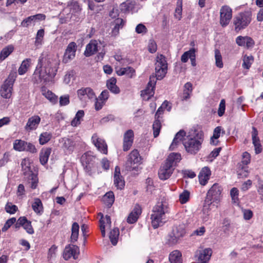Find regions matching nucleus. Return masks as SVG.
<instances>
[{
  "mask_svg": "<svg viewBox=\"0 0 263 263\" xmlns=\"http://www.w3.org/2000/svg\"><path fill=\"white\" fill-rule=\"evenodd\" d=\"M76 49V44L74 42L70 43L66 49L63 62L65 63H67L72 60L75 57Z\"/></svg>",
  "mask_w": 263,
  "mask_h": 263,
  "instance_id": "4468645a",
  "label": "nucleus"
},
{
  "mask_svg": "<svg viewBox=\"0 0 263 263\" xmlns=\"http://www.w3.org/2000/svg\"><path fill=\"white\" fill-rule=\"evenodd\" d=\"M212 253V250L210 248H207L197 250L196 252V256L198 257L199 261H206V262H208Z\"/></svg>",
  "mask_w": 263,
  "mask_h": 263,
  "instance_id": "b1692460",
  "label": "nucleus"
},
{
  "mask_svg": "<svg viewBox=\"0 0 263 263\" xmlns=\"http://www.w3.org/2000/svg\"><path fill=\"white\" fill-rule=\"evenodd\" d=\"M99 215L101 216V219L100 220V228L101 232V234L102 237H104L105 236V225L106 223L109 226L111 224V219L110 216L106 215L105 218H103V215L102 213H99Z\"/></svg>",
  "mask_w": 263,
  "mask_h": 263,
  "instance_id": "c756f323",
  "label": "nucleus"
},
{
  "mask_svg": "<svg viewBox=\"0 0 263 263\" xmlns=\"http://www.w3.org/2000/svg\"><path fill=\"white\" fill-rule=\"evenodd\" d=\"M27 142L22 140H15L13 143V148L17 151H25Z\"/></svg>",
  "mask_w": 263,
  "mask_h": 263,
  "instance_id": "c03bdc74",
  "label": "nucleus"
},
{
  "mask_svg": "<svg viewBox=\"0 0 263 263\" xmlns=\"http://www.w3.org/2000/svg\"><path fill=\"white\" fill-rule=\"evenodd\" d=\"M222 128L221 126L216 127L213 132V136L211 138V143L217 145L218 143L217 139L219 138Z\"/></svg>",
  "mask_w": 263,
  "mask_h": 263,
  "instance_id": "ea45409f",
  "label": "nucleus"
},
{
  "mask_svg": "<svg viewBox=\"0 0 263 263\" xmlns=\"http://www.w3.org/2000/svg\"><path fill=\"white\" fill-rule=\"evenodd\" d=\"M101 43L97 40H91L86 45L84 54L86 57H90L95 54L101 48Z\"/></svg>",
  "mask_w": 263,
  "mask_h": 263,
  "instance_id": "2eb2a0df",
  "label": "nucleus"
},
{
  "mask_svg": "<svg viewBox=\"0 0 263 263\" xmlns=\"http://www.w3.org/2000/svg\"><path fill=\"white\" fill-rule=\"evenodd\" d=\"M161 128V123L159 119L155 118L153 125V135L155 138L158 136Z\"/></svg>",
  "mask_w": 263,
  "mask_h": 263,
  "instance_id": "09e8293b",
  "label": "nucleus"
},
{
  "mask_svg": "<svg viewBox=\"0 0 263 263\" xmlns=\"http://www.w3.org/2000/svg\"><path fill=\"white\" fill-rule=\"evenodd\" d=\"M151 219L154 229L162 226L165 219V214L169 212L168 203L165 200L158 202L154 206Z\"/></svg>",
  "mask_w": 263,
  "mask_h": 263,
  "instance_id": "7ed1b4c3",
  "label": "nucleus"
},
{
  "mask_svg": "<svg viewBox=\"0 0 263 263\" xmlns=\"http://www.w3.org/2000/svg\"><path fill=\"white\" fill-rule=\"evenodd\" d=\"M156 83V80H155L154 76H151L149 77V81L148 83L147 87L146 89L142 91V95L144 96L145 95H147L148 98L153 96L154 94V89L155 88V86Z\"/></svg>",
  "mask_w": 263,
  "mask_h": 263,
  "instance_id": "4be33fe9",
  "label": "nucleus"
},
{
  "mask_svg": "<svg viewBox=\"0 0 263 263\" xmlns=\"http://www.w3.org/2000/svg\"><path fill=\"white\" fill-rule=\"evenodd\" d=\"M14 47L12 45H9L4 48L0 53V60H4L7 58L13 51Z\"/></svg>",
  "mask_w": 263,
  "mask_h": 263,
  "instance_id": "79ce46f5",
  "label": "nucleus"
},
{
  "mask_svg": "<svg viewBox=\"0 0 263 263\" xmlns=\"http://www.w3.org/2000/svg\"><path fill=\"white\" fill-rule=\"evenodd\" d=\"M94 99L96 100V102L95 104V109L97 110H99L102 108L105 102L103 100H100L99 98H97L96 97Z\"/></svg>",
  "mask_w": 263,
  "mask_h": 263,
  "instance_id": "338daca9",
  "label": "nucleus"
},
{
  "mask_svg": "<svg viewBox=\"0 0 263 263\" xmlns=\"http://www.w3.org/2000/svg\"><path fill=\"white\" fill-rule=\"evenodd\" d=\"M51 153V148L46 147L42 148L40 153V161L42 164H46Z\"/></svg>",
  "mask_w": 263,
  "mask_h": 263,
  "instance_id": "7c9ffc66",
  "label": "nucleus"
},
{
  "mask_svg": "<svg viewBox=\"0 0 263 263\" xmlns=\"http://www.w3.org/2000/svg\"><path fill=\"white\" fill-rule=\"evenodd\" d=\"M222 191L221 186L218 183H214L211 186L206 194L203 212L205 211L207 206L208 208L211 206H215L216 208L218 207V204L221 198Z\"/></svg>",
  "mask_w": 263,
  "mask_h": 263,
  "instance_id": "20e7f679",
  "label": "nucleus"
},
{
  "mask_svg": "<svg viewBox=\"0 0 263 263\" xmlns=\"http://www.w3.org/2000/svg\"><path fill=\"white\" fill-rule=\"evenodd\" d=\"M46 16L43 14L31 15L24 19L22 21L21 25L24 27H28L31 24H34L36 21L44 20Z\"/></svg>",
  "mask_w": 263,
  "mask_h": 263,
  "instance_id": "aec40b11",
  "label": "nucleus"
},
{
  "mask_svg": "<svg viewBox=\"0 0 263 263\" xmlns=\"http://www.w3.org/2000/svg\"><path fill=\"white\" fill-rule=\"evenodd\" d=\"M114 184L119 189H122L125 185L124 180L122 176L120 175V168L116 166L114 174Z\"/></svg>",
  "mask_w": 263,
  "mask_h": 263,
  "instance_id": "393cba45",
  "label": "nucleus"
},
{
  "mask_svg": "<svg viewBox=\"0 0 263 263\" xmlns=\"http://www.w3.org/2000/svg\"><path fill=\"white\" fill-rule=\"evenodd\" d=\"M141 158L137 149H134L128 156V158L125 164V167L127 171H132L136 168L135 164L140 162Z\"/></svg>",
  "mask_w": 263,
  "mask_h": 263,
  "instance_id": "0eeeda50",
  "label": "nucleus"
},
{
  "mask_svg": "<svg viewBox=\"0 0 263 263\" xmlns=\"http://www.w3.org/2000/svg\"><path fill=\"white\" fill-rule=\"evenodd\" d=\"M77 95L80 100L85 102H87L88 100H91L95 98V94L90 87L82 88L78 89Z\"/></svg>",
  "mask_w": 263,
  "mask_h": 263,
  "instance_id": "f8f14e48",
  "label": "nucleus"
},
{
  "mask_svg": "<svg viewBox=\"0 0 263 263\" xmlns=\"http://www.w3.org/2000/svg\"><path fill=\"white\" fill-rule=\"evenodd\" d=\"M95 157L91 152H87L84 154L81 158L82 164L87 173H90L93 166Z\"/></svg>",
  "mask_w": 263,
  "mask_h": 263,
  "instance_id": "1a4fd4ad",
  "label": "nucleus"
},
{
  "mask_svg": "<svg viewBox=\"0 0 263 263\" xmlns=\"http://www.w3.org/2000/svg\"><path fill=\"white\" fill-rule=\"evenodd\" d=\"M232 17V9L228 6H223L220 10V24L222 27L227 26Z\"/></svg>",
  "mask_w": 263,
  "mask_h": 263,
  "instance_id": "6e6552de",
  "label": "nucleus"
},
{
  "mask_svg": "<svg viewBox=\"0 0 263 263\" xmlns=\"http://www.w3.org/2000/svg\"><path fill=\"white\" fill-rule=\"evenodd\" d=\"M251 13L245 11L239 13L233 19L235 30L238 32L247 27L251 21Z\"/></svg>",
  "mask_w": 263,
  "mask_h": 263,
  "instance_id": "39448f33",
  "label": "nucleus"
},
{
  "mask_svg": "<svg viewBox=\"0 0 263 263\" xmlns=\"http://www.w3.org/2000/svg\"><path fill=\"white\" fill-rule=\"evenodd\" d=\"M246 36H239L236 39L237 44L240 46H246Z\"/></svg>",
  "mask_w": 263,
  "mask_h": 263,
  "instance_id": "69168bd1",
  "label": "nucleus"
},
{
  "mask_svg": "<svg viewBox=\"0 0 263 263\" xmlns=\"http://www.w3.org/2000/svg\"><path fill=\"white\" fill-rule=\"evenodd\" d=\"M185 234V226L181 223L179 225L175 226L170 234V237L172 243H176L178 239L182 237Z\"/></svg>",
  "mask_w": 263,
  "mask_h": 263,
  "instance_id": "9d476101",
  "label": "nucleus"
},
{
  "mask_svg": "<svg viewBox=\"0 0 263 263\" xmlns=\"http://www.w3.org/2000/svg\"><path fill=\"white\" fill-rule=\"evenodd\" d=\"M226 108L225 101L224 99L221 100L219 108L218 110V115L219 117H221L224 113Z\"/></svg>",
  "mask_w": 263,
  "mask_h": 263,
  "instance_id": "bf43d9fd",
  "label": "nucleus"
},
{
  "mask_svg": "<svg viewBox=\"0 0 263 263\" xmlns=\"http://www.w3.org/2000/svg\"><path fill=\"white\" fill-rule=\"evenodd\" d=\"M79 225L77 222H74L72 225L71 241L75 242L77 241L79 237Z\"/></svg>",
  "mask_w": 263,
  "mask_h": 263,
  "instance_id": "a19ab883",
  "label": "nucleus"
},
{
  "mask_svg": "<svg viewBox=\"0 0 263 263\" xmlns=\"http://www.w3.org/2000/svg\"><path fill=\"white\" fill-rule=\"evenodd\" d=\"M6 211L10 214H14L17 210V207L11 203H8L5 206Z\"/></svg>",
  "mask_w": 263,
  "mask_h": 263,
  "instance_id": "6e6d98bb",
  "label": "nucleus"
},
{
  "mask_svg": "<svg viewBox=\"0 0 263 263\" xmlns=\"http://www.w3.org/2000/svg\"><path fill=\"white\" fill-rule=\"evenodd\" d=\"M167 70V63L165 57L160 54L158 55L156 58L155 63V78L157 80H161L165 76Z\"/></svg>",
  "mask_w": 263,
  "mask_h": 263,
  "instance_id": "423d86ee",
  "label": "nucleus"
},
{
  "mask_svg": "<svg viewBox=\"0 0 263 263\" xmlns=\"http://www.w3.org/2000/svg\"><path fill=\"white\" fill-rule=\"evenodd\" d=\"M116 79L112 77L107 81L106 85L111 92L115 94H118L120 92V89L116 85Z\"/></svg>",
  "mask_w": 263,
  "mask_h": 263,
  "instance_id": "72a5a7b5",
  "label": "nucleus"
},
{
  "mask_svg": "<svg viewBox=\"0 0 263 263\" xmlns=\"http://www.w3.org/2000/svg\"><path fill=\"white\" fill-rule=\"evenodd\" d=\"M230 194L232 200L234 202H236L238 201V190L236 187H233L231 189Z\"/></svg>",
  "mask_w": 263,
  "mask_h": 263,
  "instance_id": "052dcab7",
  "label": "nucleus"
},
{
  "mask_svg": "<svg viewBox=\"0 0 263 263\" xmlns=\"http://www.w3.org/2000/svg\"><path fill=\"white\" fill-rule=\"evenodd\" d=\"M57 250V247L55 245L52 246L51 248L49 249L48 253V258L51 259L52 258L55 257Z\"/></svg>",
  "mask_w": 263,
  "mask_h": 263,
  "instance_id": "0e129e2a",
  "label": "nucleus"
},
{
  "mask_svg": "<svg viewBox=\"0 0 263 263\" xmlns=\"http://www.w3.org/2000/svg\"><path fill=\"white\" fill-rule=\"evenodd\" d=\"M169 260L171 263H182V254L178 250L173 251L170 254Z\"/></svg>",
  "mask_w": 263,
  "mask_h": 263,
  "instance_id": "f704fd0d",
  "label": "nucleus"
},
{
  "mask_svg": "<svg viewBox=\"0 0 263 263\" xmlns=\"http://www.w3.org/2000/svg\"><path fill=\"white\" fill-rule=\"evenodd\" d=\"M79 253V248L75 245H69L65 247L63 253V257L65 260H68L71 257L77 259Z\"/></svg>",
  "mask_w": 263,
  "mask_h": 263,
  "instance_id": "dca6fc26",
  "label": "nucleus"
},
{
  "mask_svg": "<svg viewBox=\"0 0 263 263\" xmlns=\"http://www.w3.org/2000/svg\"><path fill=\"white\" fill-rule=\"evenodd\" d=\"M174 170V167L168 163L164 162L161 166L159 172V177L161 180H166L171 176Z\"/></svg>",
  "mask_w": 263,
  "mask_h": 263,
  "instance_id": "ddd939ff",
  "label": "nucleus"
},
{
  "mask_svg": "<svg viewBox=\"0 0 263 263\" xmlns=\"http://www.w3.org/2000/svg\"><path fill=\"white\" fill-rule=\"evenodd\" d=\"M252 132V141L254 146L255 147V150L256 154H258L261 152V148L260 143V140L259 138L257 137V131L255 128H253Z\"/></svg>",
  "mask_w": 263,
  "mask_h": 263,
  "instance_id": "2f4dec72",
  "label": "nucleus"
},
{
  "mask_svg": "<svg viewBox=\"0 0 263 263\" xmlns=\"http://www.w3.org/2000/svg\"><path fill=\"white\" fill-rule=\"evenodd\" d=\"M134 137V132L132 129H129L124 133L123 143V149L124 152L128 151L132 147Z\"/></svg>",
  "mask_w": 263,
  "mask_h": 263,
  "instance_id": "f3484780",
  "label": "nucleus"
},
{
  "mask_svg": "<svg viewBox=\"0 0 263 263\" xmlns=\"http://www.w3.org/2000/svg\"><path fill=\"white\" fill-rule=\"evenodd\" d=\"M31 61V60L30 59H26L22 62L18 69V72L19 74H24L27 71L30 66Z\"/></svg>",
  "mask_w": 263,
  "mask_h": 263,
  "instance_id": "4c0bfd02",
  "label": "nucleus"
},
{
  "mask_svg": "<svg viewBox=\"0 0 263 263\" xmlns=\"http://www.w3.org/2000/svg\"><path fill=\"white\" fill-rule=\"evenodd\" d=\"M69 96L68 95L60 97L59 101L60 106H66L69 104Z\"/></svg>",
  "mask_w": 263,
  "mask_h": 263,
  "instance_id": "13d9d810",
  "label": "nucleus"
},
{
  "mask_svg": "<svg viewBox=\"0 0 263 263\" xmlns=\"http://www.w3.org/2000/svg\"><path fill=\"white\" fill-rule=\"evenodd\" d=\"M52 138V134L49 132L42 133L39 137V143L41 145H44L50 140Z\"/></svg>",
  "mask_w": 263,
  "mask_h": 263,
  "instance_id": "49530a36",
  "label": "nucleus"
},
{
  "mask_svg": "<svg viewBox=\"0 0 263 263\" xmlns=\"http://www.w3.org/2000/svg\"><path fill=\"white\" fill-rule=\"evenodd\" d=\"M93 144L101 153L106 155L108 153V146L105 141L98 136L97 134L92 135L91 138Z\"/></svg>",
  "mask_w": 263,
  "mask_h": 263,
  "instance_id": "9b49d317",
  "label": "nucleus"
},
{
  "mask_svg": "<svg viewBox=\"0 0 263 263\" xmlns=\"http://www.w3.org/2000/svg\"><path fill=\"white\" fill-rule=\"evenodd\" d=\"M135 70L131 67L121 68L117 71L119 76L127 75L129 78H132L135 74Z\"/></svg>",
  "mask_w": 263,
  "mask_h": 263,
  "instance_id": "c9c22d12",
  "label": "nucleus"
},
{
  "mask_svg": "<svg viewBox=\"0 0 263 263\" xmlns=\"http://www.w3.org/2000/svg\"><path fill=\"white\" fill-rule=\"evenodd\" d=\"M119 235V230L117 228H115L112 230L109 234V238L111 243L113 245H116L118 242V239Z\"/></svg>",
  "mask_w": 263,
  "mask_h": 263,
  "instance_id": "de8ad7c7",
  "label": "nucleus"
},
{
  "mask_svg": "<svg viewBox=\"0 0 263 263\" xmlns=\"http://www.w3.org/2000/svg\"><path fill=\"white\" fill-rule=\"evenodd\" d=\"M211 175V172L209 167H204L202 168L198 176L200 183L202 185H205L208 183Z\"/></svg>",
  "mask_w": 263,
  "mask_h": 263,
  "instance_id": "5701e85b",
  "label": "nucleus"
},
{
  "mask_svg": "<svg viewBox=\"0 0 263 263\" xmlns=\"http://www.w3.org/2000/svg\"><path fill=\"white\" fill-rule=\"evenodd\" d=\"M61 143V147L66 155L72 153L75 147L74 142L71 139L68 138H63L60 140Z\"/></svg>",
  "mask_w": 263,
  "mask_h": 263,
  "instance_id": "a211bd4d",
  "label": "nucleus"
},
{
  "mask_svg": "<svg viewBox=\"0 0 263 263\" xmlns=\"http://www.w3.org/2000/svg\"><path fill=\"white\" fill-rule=\"evenodd\" d=\"M13 85L4 82L0 89L1 96L5 99H9L12 95Z\"/></svg>",
  "mask_w": 263,
  "mask_h": 263,
  "instance_id": "a878e982",
  "label": "nucleus"
},
{
  "mask_svg": "<svg viewBox=\"0 0 263 263\" xmlns=\"http://www.w3.org/2000/svg\"><path fill=\"white\" fill-rule=\"evenodd\" d=\"M103 201L107 206L110 207L115 201L114 193L111 191L106 193L103 197Z\"/></svg>",
  "mask_w": 263,
  "mask_h": 263,
  "instance_id": "58836bf2",
  "label": "nucleus"
},
{
  "mask_svg": "<svg viewBox=\"0 0 263 263\" xmlns=\"http://www.w3.org/2000/svg\"><path fill=\"white\" fill-rule=\"evenodd\" d=\"M204 140L202 131L199 129H192L183 141L185 151L189 154L195 155L201 149Z\"/></svg>",
  "mask_w": 263,
  "mask_h": 263,
  "instance_id": "f03ea898",
  "label": "nucleus"
},
{
  "mask_svg": "<svg viewBox=\"0 0 263 263\" xmlns=\"http://www.w3.org/2000/svg\"><path fill=\"white\" fill-rule=\"evenodd\" d=\"M114 28L112 29L111 35L116 36L119 33V30L123 28L125 24V21L121 18L116 19L114 22Z\"/></svg>",
  "mask_w": 263,
  "mask_h": 263,
  "instance_id": "c85d7f7f",
  "label": "nucleus"
},
{
  "mask_svg": "<svg viewBox=\"0 0 263 263\" xmlns=\"http://www.w3.org/2000/svg\"><path fill=\"white\" fill-rule=\"evenodd\" d=\"M16 77V72H12L9 74L8 79H6L5 82L13 86V84L15 80Z\"/></svg>",
  "mask_w": 263,
  "mask_h": 263,
  "instance_id": "e2e57ef3",
  "label": "nucleus"
},
{
  "mask_svg": "<svg viewBox=\"0 0 263 263\" xmlns=\"http://www.w3.org/2000/svg\"><path fill=\"white\" fill-rule=\"evenodd\" d=\"M58 61L51 54H42L39 60L33 78L37 83L39 80L49 81L56 75Z\"/></svg>",
  "mask_w": 263,
  "mask_h": 263,
  "instance_id": "f257e3e1",
  "label": "nucleus"
},
{
  "mask_svg": "<svg viewBox=\"0 0 263 263\" xmlns=\"http://www.w3.org/2000/svg\"><path fill=\"white\" fill-rule=\"evenodd\" d=\"M192 84L190 82H187L184 85L183 92L182 96V100H186L190 98V95L192 92Z\"/></svg>",
  "mask_w": 263,
  "mask_h": 263,
  "instance_id": "e433bc0d",
  "label": "nucleus"
},
{
  "mask_svg": "<svg viewBox=\"0 0 263 263\" xmlns=\"http://www.w3.org/2000/svg\"><path fill=\"white\" fill-rule=\"evenodd\" d=\"M181 160V155L179 153H171L165 161V162L174 167L176 163Z\"/></svg>",
  "mask_w": 263,
  "mask_h": 263,
  "instance_id": "473e14b6",
  "label": "nucleus"
},
{
  "mask_svg": "<svg viewBox=\"0 0 263 263\" xmlns=\"http://www.w3.org/2000/svg\"><path fill=\"white\" fill-rule=\"evenodd\" d=\"M141 213V208L139 205H135L134 210L129 214L127 217V221L129 223L136 222Z\"/></svg>",
  "mask_w": 263,
  "mask_h": 263,
  "instance_id": "bb28decb",
  "label": "nucleus"
},
{
  "mask_svg": "<svg viewBox=\"0 0 263 263\" xmlns=\"http://www.w3.org/2000/svg\"><path fill=\"white\" fill-rule=\"evenodd\" d=\"M43 95L47 98L52 104H55L58 103V96L50 90L43 92Z\"/></svg>",
  "mask_w": 263,
  "mask_h": 263,
  "instance_id": "a18cd8bd",
  "label": "nucleus"
},
{
  "mask_svg": "<svg viewBox=\"0 0 263 263\" xmlns=\"http://www.w3.org/2000/svg\"><path fill=\"white\" fill-rule=\"evenodd\" d=\"M32 208L34 211L36 213H40L43 211V205L41 200L39 198L34 199V201L32 204Z\"/></svg>",
  "mask_w": 263,
  "mask_h": 263,
  "instance_id": "8fccbe9b",
  "label": "nucleus"
},
{
  "mask_svg": "<svg viewBox=\"0 0 263 263\" xmlns=\"http://www.w3.org/2000/svg\"><path fill=\"white\" fill-rule=\"evenodd\" d=\"M18 223L22 224V227L26 231V232L32 234L34 233L33 229L31 226V221L27 220L26 217H21L18 218Z\"/></svg>",
  "mask_w": 263,
  "mask_h": 263,
  "instance_id": "cd10ccee",
  "label": "nucleus"
},
{
  "mask_svg": "<svg viewBox=\"0 0 263 263\" xmlns=\"http://www.w3.org/2000/svg\"><path fill=\"white\" fill-rule=\"evenodd\" d=\"M196 50L195 48H191L189 51H187L181 55V61L183 63L187 62L189 59H190L191 64L193 66H195L196 64Z\"/></svg>",
  "mask_w": 263,
  "mask_h": 263,
  "instance_id": "412c9836",
  "label": "nucleus"
},
{
  "mask_svg": "<svg viewBox=\"0 0 263 263\" xmlns=\"http://www.w3.org/2000/svg\"><path fill=\"white\" fill-rule=\"evenodd\" d=\"M185 136V132L183 130H180L178 132L175 136V141L178 140L181 142L183 141V138Z\"/></svg>",
  "mask_w": 263,
  "mask_h": 263,
  "instance_id": "774afa93",
  "label": "nucleus"
},
{
  "mask_svg": "<svg viewBox=\"0 0 263 263\" xmlns=\"http://www.w3.org/2000/svg\"><path fill=\"white\" fill-rule=\"evenodd\" d=\"M29 183H31V187L34 189L36 187L38 183V178L37 176L31 173L29 176Z\"/></svg>",
  "mask_w": 263,
  "mask_h": 263,
  "instance_id": "864d4df0",
  "label": "nucleus"
},
{
  "mask_svg": "<svg viewBox=\"0 0 263 263\" xmlns=\"http://www.w3.org/2000/svg\"><path fill=\"white\" fill-rule=\"evenodd\" d=\"M189 197L190 193L187 191H185L180 195L179 201L182 204L185 203L189 200Z\"/></svg>",
  "mask_w": 263,
  "mask_h": 263,
  "instance_id": "5fc2aeb1",
  "label": "nucleus"
},
{
  "mask_svg": "<svg viewBox=\"0 0 263 263\" xmlns=\"http://www.w3.org/2000/svg\"><path fill=\"white\" fill-rule=\"evenodd\" d=\"M41 122V118L37 115H34L29 118L25 126L27 132H30L35 130Z\"/></svg>",
  "mask_w": 263,
  "mask_h": 263,
  "instance_id": "6ab92c4d",
  "label": "nucleus"
},
{
  "mask_svg": "<svg viewBox=\"0 0 263 263\" xmlns=\"http://www.w3.org/2000/svg\"><path fill=\"white\" fill-rule=\"evenodd\" d=\"M25 151L29 152L31 153H37V149L35 146L33 144L28 142H27V144L25 145Z\"/></svg>",
  "mask_w": 263,
  "mask_h": 263,
  "instance_id": "680f3d73",
  "label": "nucleus"
},
{
  "mask_svg": "<svg viewBox=\"0 0 263 263\" xmlns=\"http://www.w3.org/2000/svg\"><path fill=\"white\" fill-rule=\"evenodd\" d=\"M16 221V218L14 217L9 219L5 223L2 230L3 232L6 231Z\"/></svg>",
  "mask_w": 263,
  "mask_h": 263,
  "instance_id": "4d7b16f0",
  "label": "nucleus"
},
{
  "mask_svg": "<svg viewBox=\"0 0 263 263\" xmlns=\"http://www.w3.org/2000/svg\"><path fill=\"white\" fill-rule=\"evenodd\" d=\"M84 116V112L82 110H79L74 119L71 122V126L76 127L81 123V120Z\"/></svg>",
  "mask_w": 263,
  "mask_h": 263,
  "instance_id": "37998d69",
  "label": "nucleus"
},
{
  "mask_svg": "<svg viewBox=\"0 0 263 263\" xmlns=\"http://www.w3.org/2000/svg\"><path fill=\"white\" fill-rule=\"evenodd\" d=\"M254 58L252 55H245L243 58L242 67L246 69H249L253 62Z\"/></svg>",
  "mask_w": 263,
  "mask_h": 263,
  "instance_id": "3c124183",
  "label": "nucleus"
},
{
  "mask_svg": "<svg viewBox=\"0 0 263 263\" xmlns=\"http://www.w3.org/2000/svg\"><path fill=\"white\" fill-rule=\"evenodd\" d=\"M215 58L216 61V65L219 68H222L223 65L222 57L220 51L217 49L215 50Z\"/></svg>",
  "mask_w": 263,
  "mask_h": 263,
  "instance_id": "603ef678",
  "label": "nucleus"
}]
</instances>
